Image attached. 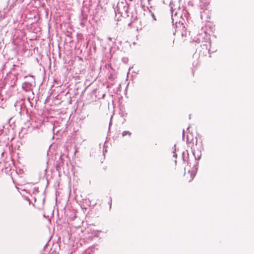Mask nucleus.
<instances>
[{
  "label": "nucleus",
  "instance_id": "3",
  "mask_svg": "<svg viewBox=\"0 0 254 254\" xmlns=\"http://www.w3.org/2000/svg\"><path fill=\"white\" fill-rule=\"evenodd\" d=\"M202 2H204L206 4H208L209 3V0H201Z\"/></svg>",
  "mask_w": 254,
  "mask_h": 254
},
{
  "label": "nucleus",
  "instance_id": "1",
  "mask_svg": "<svg viewBox=\"0 0 254 254\" xmlns=\"http://www.w3.org/2000/svg\"><path fill=\"white\" fill-rule=\"evenodd\" d=\"M196 175V172L194 170H189L185 173V180L187 182H190L194 179Z\"/></svg>",
  "mask_w": 254,
  "mask_h": 254
},
{
  "label": "nucleus",
  "instance_id": "4",
  "mask_svg": "<svg viewBox=\"0 0 254 254\" xmlns=\"http://www.w3.org/2000/svg\"><path fill=\"white\" fill-rule=\"evenodd\" d=\"M174 43V39H172V40H171V44H170L171 47H173Z\"/></svg>",
  "mask_w": 254,
  "mask_h": 254
},
{
  "label": "nucleus",
  "instance_id": "2",
  "mask_svg": "<svg viewBox=\"0 0 254 254\" xmlns=\"http://www.w3.org/2000/svg\"><path fill=\"white\" fill-rule=\"evenodd\" d=\"M127 135L128 136H130L131 135V133L130 132H129L128 131H124L122 132L123 136H125Z\"/></svg>",
  "mask_w": 254,
  "mask_h": 254
}]
</instances>
